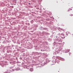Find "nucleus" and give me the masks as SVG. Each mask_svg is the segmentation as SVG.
Segmentation results:
<instances>
[{
    "label": "nucleus",
    "instance_id": "obj_1",
    "mask_svg": "<svg viewBox=\"0 0 73 73\" xmlns=\"http://www.w3.org/2000/svg\"><path fill=\"white\" fill-rule=\"evenodd\" d=\"M70 16H73V14H70Z\"/></svg>",
    "mask_w": 73,
    "mask_h": 73
},
{
    "label": "nucleus",
    "instance_id": "obj_2",
    "mask_svg": "<svg viewBox=\"0 0 73 73\" xmlns=\"http://www.w3.org/2000/svg\"><path fill=\"white\" fill-rule=\"evenodd\" d=\"M29 4H30V3H29Z\"/></svg>",
    "mask_w": 73,
    "mask_h": 73
}]
</instances>
